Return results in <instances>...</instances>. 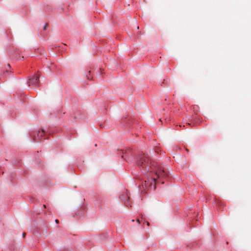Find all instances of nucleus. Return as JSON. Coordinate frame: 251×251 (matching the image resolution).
<instances>
[{
    "instance_id": "f257e3e1",
    "label": "nucleus",
    "mask_w": 251,
    "mask_h": 251,
    "mask_svg": "<svg viewBox=\"0 0 251 251\" xmlns=\"http://www.w3.org/2000/svg\"><path fill=\"white\" fill-rule=\"evenodd\" d=\"M147 156L148 155L144 153L140 154L138 157L137 163L138 166L140 168H145L148 172H149L152 170L153 167H154L155 163H152L151 162H149V159Z\"/></svg>"
},
{
    "instance_id": "f03ea898",
    "label": "nucleus",
    "mask_w": 251,
    "mask_h": 251,
    "mask_svg": "<svg viewBox=\"0 0 251 251\" xmlns=\"http://www.w3.org/2000/svg\"><path fill=\"white\" fill-rule=\"evenodd\" d=\"M153 171L158 177H163L167 175L164 170V169L161 166H158L156 164L154 165V167L151 171Z\"/></svg>"
},
{
    "instance_id": "7ed1b4c3",
    "label": "nucleus",
    "mask_w": 251,
    "mask_h": 251,
    "mask_svg": "<svg viewBox=\"0 0 251 251\" xmlns=\"http://www.w3.org/2000/svg\"><path fill=\"white\" fill-rule=\"evenodd\" d=\"M34 134H36L37 136H35V135H34L33 139L35 141H37L39 140L44 134L45 131L43 129H42L41 131L39 130H36L34 131Z\"/></svg>"
},
{
    "instance_id": "20e7f679",
    "label": "nucleus",
    "mask_w": 251,
    "mask_h": 251,
    "mask_svg": "<svg viewBox=\"0 0 251 251\" xmlns=\"http://www.w3.org/2000/svg\"><path fill=\"white\" fill-rule=\"evenodd\" d=\"M39 76V74H38L35 75L33 77H32V86H34L37 87L38 86Z\"/></svg>"
},
{
    "instance_id": "39448f33",
    "label": "nucleus",
    "mask_w": 251,
    "mask_h": 251,
    "mask_svg": "<svg viewBox=\"0 0 251 251\" xmlns=\"http://www.w3.org/2000/svg\"><path fill=\"white\" fill-rule=\"evenodd\" d=\"M48 26V24H46V25H45L44 27V30H45L46 29V28Z\"/></svg>"
},
{
    "instance_id": "423d86ee",
    "label": "nucleus",
    "mask_w": 251,
    "mask_h": 251,
    "mask_svg": "<svg viewBox=\"0 0 251 251\" xmlns=\"http://www.w3.org/2000/svg\"><path fill=\"white\" fill-rule=\"evenodd\" d=\"M55 223H56V224H58V223H59V220H57V219H56V220H55Z\"/></svg>"
},
{
    "instance_id": "0eeeda50",
    "label": "nucleus",
    "mask_w": 251,
    "mask_h": 251,
    "mask_svg": "<svg viewBox=\"0 0 251 251\" xmlns=\"http://www.w3.org/2000/svg\"><path fill=\"white\" fill-rule=\"evenodd\" d=\"M25 232H24V233H23V237H25Z\"/></svg>"
},
{
    "instance_id": "6e6552de",
    "label": "nucleus",
    "mask_w": 251,
    "mask_h": 251,
    "mask_svg": "<svg viewBox=\"0 0 251 251\" xmlns=\"http://www.w3.org/2000/svg\"><path fill=\"white\" fill-rule=\"evenodd\" d=\"M145 186H146V187H147V184H148V183H147V181H145Z\"/></svg>"
},
{
    "instance_id": "1a4fd4ad",
    "label": "nucleus",
    "mask_w": 251,
    "mask_h": 251,
    "mask_svg": "<svg viewBox=\"0 0 251 251\" xmlns=\"http://www.w3.org/2000/svg\"><path fill=\"white\" fill-rule=\"evenodd\" d=\"M147 225L148 226H149V225H150V223H149V222H147Z\"/></svg>"
},
{
    "instance_id": "9d476101",
    "label": "nucleus",
    "mask_w": 251,
    "mask_h": 251,
    "mask_svg": "<svg viewBox=\"0 0 251 251\" xmlns=\"http://www.w3.org/2000/svg\"><path fill=\"white\" fill-rule=\"evenodd\" d=\"M152 180H153L154 182H155V178H153L152 179Z\"/></svg>"
},
{
    "instance_id": "9b49d317",
    "label": "nucleus",
    "mask_w": 251,
    "mask_h": 251,
    "mask_svg": "<svg viewBox=\"0 0 251 251\" xmlns=\"http://www.w3.org/2000/svg\"><path fill=\"white\" fill-rule=\"evenodd\" d=\"M137 222H138V223H140V221L138 219H137Z\"/></svg>"
},
{
    "instance_id": "f8f14e48",
    "label": "nucleus",
    "mask_w": 251,
    "mask_h": 251,
    "mask_svg": "<svg viewBox=\"0 0 251 251\" xmlns=\"http://www.w3.org/2000/svg\"><path fill=\"white\" fill-rule=\"evenodd\" d=\"M122 157L123 158L125 159L124 155H122Z\"/></svg>"
}]
</instances>
